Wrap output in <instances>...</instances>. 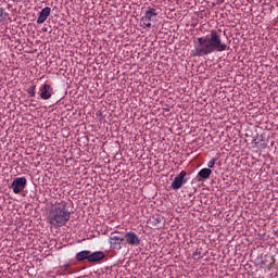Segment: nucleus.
I'll use <instances>...</instances> for the list:
<instances>
[{
    "label": "nucleus",
    "mask_w": 278,
    "mask_h": 278,
    "mask_svg": "<svg viewBox=\"0 0 278 278\" xmlns=\"http://www.w3.org/2000/svg\"><path fill=\"white\" fill-rule=\"evenodd\" d=\"M229 47L227 43L223 42L220 34L216 30H211V33L203 37H198L193 40V58H205V55H211V53H223L227 51Z\"/></svg>",
    "instance_id": "obj_1"
},
{
    "label": "nucleus",
    "mask_w": 278,
    "mask_h": 278,
    "mask_svg": "<svg viewBox=\"0 0 278 278\" xmlns=\"http://www.w3.org/2000/svg\"><path fill=\"white\" fill-rule=\"evenodd\" d=\"M71 220V212L66 208V202H56L48 213V223L52 227H64Z\"/></svg>",
    "instance_id": "obj_2"
},
{
    "label": "nucleus",
    "mask_w": 278,
    "mask_h": 278,
    "mask_svg": "<svg viewBox=\"0 0 278 278\" xmlns=\"http://www.w3.org/2000/svg\"><path fill=\"white\" fill-rule=\"evenodd\" d=\"M10 188L13 190L14 194H21L27 188V178L25 176L15 178Z\"/></svg>",
    "instance_id": "obj_3"
},
{
    "label": "nucleus",
    "mask_w": 278,
    "mask_h": 278,
    "mask_svg": "<svg viewBox=\"0 0 278 278\" xmlns=\"http://www.w3.org/2000/svg\"><path fill=\"white\" fill-rule=\"evenodd\" d=\"M155 18H157V10L153 8H148L144 16L141 17V23L143 27L151 28V21H155Z\"/></svg>",
    "instance_id": "obj_4"
},
{
    "label": "nucleus",
    "mask_w": 278,
    "mask_h": 278,
    "mask_svg": "<svg viewBox=\"0 0 278 278\" xmlns=\"http://www.w3.org/2000/svg\"><path fill=\"white\" fill-rule=\"evenodd\" d=\"M125 244H129L130 247H139L140 244V237L134 231H128L124 236Z\"/></svg>",
    "instance_id": "obj_5"
},
{
    "label": "nucleus",
    "mask_w": 278,
    "mask_h": 278,
    "mask_svg": "<svg viewBox=\"0 0 278 278\" xmlns=\"http://www.w3.org/2000/svg\"><path fill=\"white\" fill-rule=\"evenodd\" d=\"M39 92L40 99H42L43 101H49V99H51V97L53 96V88H51V85L45 84L40 86Z\"/></svg>",
    "instance_id": "obj_6"
},
{
    "label": "nucleus",
    "mask_w": 278,
    "mask_h": 278,
    "mask_svg": "<svg viewBox=\"0 0 278 278\" xmlns=\"http://www.w3.org/2000/svg\"><path fill=\"white\" fill-rule=\"evenodd\" d=\"M186 170H181L173 180L172 182V188L173 190H179V188H181V186H184V184L187 182L186 178Z\"/></svg>",
    "instance_id": "obj_7"
},
{
    "label": "nucleus",
    "mask_w": 278,
    "mask_h": 278,
    "mask_svg": "<svg viewBox=\"0 0 278 278\" xmlns=\"http://www.w3.org/2000/svg\"><path fill=\"white\" fill-rule=\"evenodd\" d=\"M49 16H51V8L46 7L39 12L37 24L42 25V23H45Z\"/></svg>",
    "instance_id": "obj_8"
},
{
    "label": "nucleus",
    "mask_w": 278,
    "mask_h": 278,
    "mask_svg": "<svg viewBox=\"0 0 278 278\" xmlns=\"http://www.w3.org/2000/svg\"><path fill=\"white\" fill-rule=\"evenodd\" d=\"M211 175H212V169L204 167L198 173L195 179L197 181H205V179H210Z\"/></svg>",
    "instance_id": "obj_9"
},
{
    "label": "nucleus",
    "mask_w": 278,
    "mask_h": 278,
    "mask_svg": "<svg viewBox=\"0 0 278 278\" xmlns=\"http://www.w3.org/2000/svg\"><path fill=\"white\" fill-rule=\"evenodd\" d=\"M101 260H105V252L103 251H97V252H90L89 254V262H101Z\"/></svg>",
    "instance_id": "obj_10"
},
{
    "label": "nucleus",
    "mask_w": 278,
    "mask_h": 278,
    "mask_svg": "<svg viewBox=\"0 0 278 278\" xmlns=\"http://www.w3.org/2000/svg\"><path fill=\"white\" fill-rule=\"evenodd\" d=\"M123 242H125L124 237H119V236L110 237V244L113 249H121V244H123Z\"/></svg>",
    "instance_id": "obj_11"
},
{
    "label": "nucleus",
    "mask_w": 278,
    "mask_h": 278,
    "mask_svg": "<svg viewBox=\"0 0 278 278\" xmlns=\"http://www.w3.org/2000/svg\"><path fill=\"white\" fill-rule=\"evenodd\" d=\"M76 260L78 262H84L85 260H87V262H90V251L84 250V251L78 252L76 254Z\"/></svg>",
    "instance_id": "obj_12"
},
{
    "label": "nucleus",
    "mask_w": 278,
    "mask_h": 278,
    "mask_svg": "<svg viewBox=\"0 0 278 278\" xmlns=\"http://www.w3.org/2000/svg\"><path fill=\"white\" fill-rule=\"evenodd\" d=\"M27 94L31 98L36 97V85H31L28 89H27Z\"/></svg>",
    "instance_id": "obj_13"
},
{
    "label": "nucleus",
    "mask_w": 278,
    "mask_h": 278,
    "mask_svg": "<svg viewBox=\"0 0 278 278\" xmlns=\"http://www.w3.org/2000/svg\"><path fill=\"white\" fill-rule=\"evenodd\" d=\"M5 18H8V13L5 12V10L3 8H0V23H3V21H5Z\"/></svg>",
    "instance_id": "obj_14"
},
{
    "label": "nucleus",
    "mask_w": 278,
    "mask_h": 278,
    "mask_svg": "<svg viewBox=\"0 0 278 278\" xmlns=\"http://www.w3.org/2000/svg\"><path fill=\"white\" fill-rule=\"evenodd\" d=\"M193 260H201V251L197 249L192 254Z\"/></svg>",
    "instance_id": "obj_15"
},
{
    "label": "nucleus",
    "mask_w": 278,
    "mask_h": 278,
    "mask_svg": "<svg viewBox=\"0 0 278 278\" xmlns=\"http://www.w3.org/2000/svg\"><path fill=\"white\" fill-rule=\"evenodd\" d=\"M218 159H213L207 163L208 168H214V166H216V162Z\"/></svg>",
    "instance_id": "obj_16"
},
{
    "label": "nucleus",
    "mask_w": 278,
    "mask_h": 278,
    "mask_svg": "<svg viewBox=\"0 0 278 278\" xmlns=\"http://www.w3.org/2000/svg\"><path fill=\"white\" fill-rule=\"evenodd\" d=\"M153 224L154 225H160L163 220L162 216L157 215L156 217H153Z\"/></svg>",
    "instance_id": "obj_17"
},
{
    "label": "nucleus",
    "mask_w": 278,
    "mask_h": 278,
    "mask_svg": "<svg viewBox=\"0 0 278 278\" xmlns=\"http://www.w3.org/2000/svg\"><path fill=\"white\" fill-rule=\"evenodd\" d=\"M271 261H273V264H275V258L274 257H271Z\"/></svg>",
    "instance_id": "obj_18"
},
{
    "label": "nucleus",
    "mask_w": 278,
    "mask_h": 278,
    "mask_svg": "<svg viewBox=\"0 0 278 278\" xmlns=\"http://www.w3.org/2000/svg\"><path fill=\"white\" fill-rule=\"evenodd\" d=\"M64 268H68V265H64Z\"/></svg>",
    "instance_id": "obj_19"
}]
</instances>
